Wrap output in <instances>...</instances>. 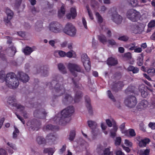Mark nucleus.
Here are the masks:
<instances>
[{"mask_svg":"<svg viewBox=\"0 0 155 155\" xmlns=\"http://www.w3.org/2000/svg\"><path fill=\"white\" fill-rule=\"evenodd\" d=\"M5 13L7 17L4 18V21L7 26L10 27L11 25L10 21L13 17V12L12 11L7 7L6 9Z\"/></svg>","mask_w":155,"mask_h":155,"instance_id":"f8f14e48","label":"nucleus"},{"mask_svg":"<svg viewBox=\"0 0 155 155\" xmlns=\"http://www.w3.org/2000/svg\"><path fill=\"white\" fill-rule=\"evenodd\" d=\"M74 111V107L69 106L57 114L53 119L54 123L61 125H65L70 120L68 117H71Z\"/></svg>","mask_w":155,"mask_h":155,"instance_id":"f257e3e1","label":"nucleus"},{"mask_svg":"<svg viewBox=\"0 0 155 155\" xmlns=\"http://www.w3.org/2000/svg\"><path fill=\"white\" fill-rule=\"evenodd\" d=\"M0 155H7L6 152L5 150L0 149Z\"/></svg>","mask_w":155,"mask_h":155,"instance_id":"69168bd1","label":"nucleus"},{"mask_svg":"<svg viewBox=\"0 0 155 155\" xmlns=\"http://www.w3.org/2000/svg\"><path fill=\"white\" fill-rule=\"evenodd\" d=\"M124 143L127 146L130 147H131L132 146V143L127 139L125 140Z\"/></svg>","mask_w":155,"mask_h":155,"instance_id":"4d7b16f0","label":"nucleus"},{"mask_svg":"<svg viewBox=\"0 0 155 155\" xmlns=\"http://www.w3.org/2000/svg\"><path fill=\"white\" fill-rule=\"evenodd\" d=\"M129 38L127 36L124 35L118 38V39L120 41H126L128 40Z\"/></svg>","mask_w":155,"mask_h":155,"instance_id":"8fccbe9b","label":"nucleus"},{"mask_svg":"<svg viewBox=\"0 0 155 155\" xmlns=\"http://www.w3.org/2000/svg\"><path fill=\"white\" fill-rule=\"evenodd\" d=\"M0 79L3 81H5L7 86L11 88H15L19 85L18 80L16 78L15 74L13 72L7 74L6 76L4 71H1Z\"/></svg>","mask_w":155,"mask_h":155,"instance_id":"7ed1b4c3","label":"nucleus"},{"mask_svg":"<svg viewBox=\"0 0 155 155\" xmlns=\"http://www.w3.org/2000/svg\"><path fill=\"white\" fill-rule=\"evenodd\" d=\"M65 10L64 8V6L62 5L61 8L60 10L58 11V16L59 18L62 17L65 14Z\"/></svg>","mask_w":155,"mask_h":155,"instance_id":"e433bc0d","label":"nucleus"},{"mask_svg":"<svg viewBox=\"0 0 155 155\" xmlns=\"http://www.w3.org/2000/svg\"><path fill=\"white\" fill-rule=\"evenodd\" d=\"M150 140L148 138H145L140 141L139 143V145L140 147H146L147 144L149 143Z\"/></svg>","mask_w":155,"mask_h":155,"instance_id":"c85d7f7f","label":"nucleus"},{"mask_svg":"<svg viewBox=\"0 0 155 155\" xmlns=\"http://www.w3.org/2000/svg\"><path fill=\"white\" fill-rule=\"evenodd\" d=\"M54 152V149L51 148H45L43 151L44 153H48V155H53Z\"/></svg>","mask_w":155,"mask_h":155,"instance_id":"72a5a7b5","label":"nucleus"},{"mask_svg":"<svg viewBox=\"0 0 155 155\" xmlns=\"http://www.w3.org/2000/svg\"><path fill=\"white\" fill-rule=\"evenodd\" d=\"M61 25L57 21H52L49 25V29L51 31L55 33H59L62 31Z\"/></svg>","mask_w":155,"mask_h":155,"instance_id":"1a4fd4ad","label":"nucleus"},{"mask_svg":"<svg viewBox=\"0 0 155 155\" xmlns=\"http://www.w3.org/2000/svg\"><path fill=\"white\" fill-rule=\"evenodd\" d=\"M16 115L17 117L21 121L22 123L24 124H25V122L24 119L21 117L20 116L17 114H16Z\"/></svg>","mask_w":155,"mask_h":155,"instance_id":"e2e57ef3","label":"nucleus"},{"mask_svg":"<svg viewBox=\"0 0 155 155\" xmlns=\"http://www.w3.org/2000/svg\"><path fill=\"white\" fill-rule=\"evenodd\" d=\"M83 96L82 93L81 91H78L75 94L74 98V99L75 103H78L81 100Z\"/></svg>","mask_w":155,"mask_h":155,"instance_id":"393cba45","label":"nucleus"},{"mask_svg":"<svg viewBox=\"0 0 155 155\" xmlns=\"http://www.w3.org/2000/svg\"><path fill=\"white\" fill-rule=\"evenodd\" d=\"M63 31L67 35L71 36H73L76 34V29L71 23H68L63 29Z\"/></svg>","mask_w":155,"mask_h":155,"instance_id":"6e6552de","label":"nucleus"},{"mask_svg":"<svg viewBox=\"0 0 155 155\" xmlns=\"http://www.w3.org/2000/svg\"><path fill=\"white\" fill-rule=\"evenodd\" d=\"M124 57L127 58L128 59H130L131 58V54L130 52H127L124 54Z\"/></svg>","mask_w":155,"mask_h":155,"instance_id":"603ef678","label":"nucleus"},{"mask_svg":"<svg viewBox=\"0 0 155 155\" xmlns=\"http://www.w3.org/2000/svg\"><path fill=\"white\" fill-rule=\"evenodd\" d=\"M130 135L131 137L135 136L136 135V133L134 130L133 129H130L129 131Z\"/></svg>","mask_w":155,"mask_h":155,"instance_id":"bf43d9fd","label":"nucleus"},{"mask_svg":"<svg viewBox=\"0 0 155 155\" xmlns=\"http://www.w3.org/2000/svg\"><path fill=\"white\" fill-rule=\"evenodd\" d=\"M82 22L84 28L85 29H87V23L84 17H83L82 18Z\"/></svg>","mask_w":155,"mask_h":155,"instance_id":"13d9d810","label":"nucleus"},{"mask_svg":"<svg viewBox=\"0 0 155 155\" xmlns=\"http://www.w3.org/2000/svg\"><path fill=\"white\" fill-rule=\"evenodd\" d=\"M58 126H53L51 124L47 125L44 127V130L45 131H48L49 130L54 131L56 130H58Z\"/></svg>","mask_w":155,"mask_h":155,"instance_id":"bb28decb","label":"nucleus"},{"mask_svg":"<svg viewBox=\"0 0 155 155\" xmlns=\"http://www.w3.org/2000/svg\"><path fill=\"white\" fill-rule=\"evenodd\" d=\"M110 10L112 12L111 15V20L117 24H120L122 20V17L118 14L116 8L113 7L111 8Z\"/></svg>","mask_w":155,"mask_h":155,"instance_id":"0eeeda50","label":"nucleus"},{"mask_svg":"<svg viewBox=\"0 0 155 155\" xmlns=\"http://www.w3.org/2000/svg\"><path fill=\"white\" fill-rule=\"evenodd\" d=\"M129 5L133 7L139 6L137 0H127Z\"/></svg>","mask_w":155,"mask_h":155,"instance_id":"2f4dec72","label":"nucleus"},{"mask_svg":"<svg viewBox=\"0 0 155 155\" xmlns=\"http://www.w3.org/2000/svg\"><path fill=\"white\" fill-rule=\"evenodd\" d=\"M41 125V122L40 121L37 122L36 124V127L34 128L33 127L32 129L34 130H38L40 127V126Z\"/></svg>","mask_w":155,"mask_h":155,"instance_id":"3c124183","label":"nucleus"},{"mask_svg":"<svg viewBox=\"0 0 155 155\" xmlns=\"http://www.w3.org/2000/svg\"><path fill=\"white\" fill-rule=\"evenodd\" d=\"M147 73L149 75L153 76L155 74V69L153 68H150L147 70Z\"/></svg>","mask_w":155,"mask_h":155,"instance_id":"ea45409f","label":"nucleus"},{"mask_svg":"<svg viewBox=\"0 0 155 155\" xmlns=\"http://www.w3.org/2000/svg\"><path fill=\"white\" fill-rule=\"evenodd\" d=\"M121 142V138L120 137H117L116 138L115 141V144L116 146L120 145Z\"/></svg>","mask_w":155,"mask_h":155,"instance_id":"09e8293b","label":"nucleus"},{"mask_svg":"<svg viewBox=\"0 0 155 155\" xmlns=\"http://www.w3.org/2000/svg\"><path fill=\"white\" fill-rule=\"evenodd\" d=\"M76 135L75 130L71 131L69 135V140L71 141H72L74 140Z\"/></svg>","mask_w":155,"mask_h":155,"instance_id":"58836bf2","label":"nucleus"},{"mask_svg":"<svg viewBox=\"0 0 155 155\" xmlns=\"http://www.w3.org/2000/svg\"><path fill=\"white\" fill-rule=\"evenodd\" d=\"M58 67L59 71L62 73L65 74L67 73L66 68L63 64L61 63L59 64H58Z\"/></svg>","mask_w":155,"mask_h":155,"instance_id":"473e14b6","label":"nucleus"},{"mask_svg":"<svg viewBox=\"0 0 155 155\" xmlns=\"http://www.w3.org/2000/svg\"><path fill=\"white\" fill-rule=\"evenodd\" d=\"M48 66L47 65L41 66L37 69V73H41L44 76H47L48 74Z\"/></svg>","mask_w":155,"mask_h":155,"instance_id":"f3484780","label":"nucleus"},{"mask_svg":"<svg viewBox=\"0 0 155 155\" xmlns=\"http://www.w3.org/2000/svg\"><path fill=\"white\" fill-rule=\"evenodd\" d=\"M33 51L32 48L28 46H26L23 50V52L25 55H30Z\"/></svg>","mask_w":155,"mask_h":155,"instance_id":"7c9ffc66","label":"nucleus"},{"mask_svg":"<svg viewBox=\"0 0 155 155\" xmlns=\"http://www.w3.org/2000/svg\"><path fill=\"white\" fill-rule=\"evenodd\" d=\"M55 79L53 80L51 82H49L47 86H49V88L50 89L54 88L55 91L60 94L59 95H54L53 97L56 99V97L60 96L65 92L66 90L62 81L63 78L61 76H57Z\"/></svg>","mask_w":155,"mask_h":155,"instance_id":"f03ea898","label":"nucleus"},{"mask_svg":"<svg viewBox=\"0 0 155 155\" xmlns=\"http://www.w3.org/2000/svg\"><path fill=\"white\" fill-rule=\"evenodd\" d=\"M98 38L99 41L103 44H104L107 42L106 38L104 35L99 36Z\"/></svg>","mask_w":155,"mask_h":155,"instance_id":"a19ab883","label":"nucleus"},{"mask_svg":"<svg viewBox=\"0 0 155 155\" xmlns=\"http://www.w3.org/2000/svg\"><path fill=\"white\" fill-rule=\"evenodd\" d=\"M126 70L128 71H132L134 74L137 73L139 71L138 68L130 65L128 66Z\"/></svg>","mask_w":155,"mask_h":155,"instance_id":"c756f323","label":"nucleus"},{"mask_svg":"<svg viewBox=\"0 0 155 155\" xmlns=\"http://www.w3.org/2000/svg\"><path fill=\"white\" fill-rule=\"evenodd\" d=\"M19 79L23 83L27 82L29 79L28 76L22 71H18L17 74Z\"/></svg>","mask_w":155,"mask_h":155,"instance_id":"dca6fc26","label":"nucleus"},{"mask_svg":"<svg viewBox=\"0 0 155 155\" xmlns=\"http://www.w3.org/2000/svg\"><path fill=\"white\" fill-rule=\"evenodd\" d=\"M72 81L75 87L77 88L79 87V82L78 81L74 80V78H72Z\"/></svg>","mask_w":155,"mask_h":155,"instance_id":"864d4df0","label":"nucleus"},{"mask_svg":"<svg viewBox=\"0 0 155 155\" xmlns=\"http://www.w3.org/2000/svg\"><path fill=\"white\" fill-rule=\"evenodd\" d=\"M87 12L91 20H93L94 19V17L93 16V15L92 13V12L91 11L90 9L89 8L88 5H87L86 6Z\"/></svg>","mask_w":155,"mask_h":155,"instance_id":"de8ad7c7","label":"nucleus"},{"mask_svg":"<svg viewBox=\"0 0 155 155\" xmlns=\"http://www.w3.org/2000/svg\"><path fill=\"white\" fill-rule=\"evenodd\" d=\"M68 68L73 75L75 77L77 76V73H75L76 71L77 72L83 73L84 70L82 69L81 67L76 64L69 63L68 65Z\"/></svg>","mask_w":155,"mask_h":155,"instance_id":"423d86ee","label":"nucleus"},{"mask_svg":"<svg viewBox=\"0 0 155 155\" xmlns=\"http://www.w3.org/2000/svg\"><path fill=\"white\" fill-rule=\"evenodd\" d=\"M143 53H141L138 55L137 59V64L138 66H141L143 64Z\"/></svg>","mask_w":155,"mask_h":155,"instance_id":"cd10ccee","label":"nucleus"},{"mask_svg":"<svg viewBox=\"0 0 155 155\" xmlns=\"http://www.w3.org/2000/svg\"><path fill=\"white\" fill-rule=\"evenodd\" d=\"M140 16V12L133 8L128 10L126 13L127 18L133 22L137 21L139 19Z\"/></svg>","mask_w":155,"mask_h":155,"instance_id":"39448f33","label":"nucleus"},{"mask_svg":"<svg viewBox=\"0 0 155 155\" xmlns=\"http://www.w3.org/2000/svg\"><path fill=\"white\" fill-rule=\"evenodd\" d=\"M135 89V87L134 86H129L125 91L126 93L128 94V93H134Z\"/></svg>","mask_w":155,"mask_h":155,"instance_id":"4c0bfd02","label":"nucleus"},{"mask_svg":"<svg viewBox=\"0 0 155 155\" xmlns=\"http://www.w3.org/2000/svg\"><path fill=\"white\" fill-rule=\"evenodd\" d=\"M140 92L141 93L142 96L143 97H147L149 95V93L147 91V88L144 85L140 86L139 87Z\"/></svg>","mask_w":155,"mask_h":155,"instance_id":"6ab92c4d","label":"nucleus"},{"mask_svg":"<svg viewBox=\"0 0 155 155\" xmlns=\"http://www.w3.org/2000/svg\"><path fill=\"white\" fill-rule=\"evenodd\" d=\"M106 123L109 127H111L112 126V124L111 121L109 119H107L106 120Z\"/></svg>","mask_w":155,"mask_h":155,"instance_id":"338daca9","label":"nucleus"},{"mask_svg":"<svg viewBox=\"0 0 155 155\" xmlns=\"http://www.w3.org/2000/svg\"><path fill=\"white\" fill-rule=\"evenodd\" d=\"M58 54L61 57H64L66 55V53L63 51H60L58 52Z\"/></svg>","mask_w":155,"mask_h":155,"instance_id":"0e129e2a","label":"nucleus"},{"mask_svg":"<svg viewBox=\"0 0 155 155\" xmlns=\"http://www.w3.org/2000/svg\"><path fill=\"white\" fill-rule=\"evenodd\" d=\"M95 15L97 19L98 22L100 23H102L103 21V19L100 14L98 12H97Z\"/></svg>","mask_w":155,"mask_h":155,"instance_id":"49530a36","label":"nucleus"},{"mask_svg":"<svg viewBox=\"0 0 155 155\" xmlns=\"http://www.w3.org/2000/svg\"><path fill=\"white\" fill-rule=\"evenodd\" d=\"M56 139L55 135L52 134H49L47 135L46 137V141L50 145H51L54 142Z\"/></svg>","mask_w":155,"mask_h":155,"instance_id":"412c9836","label":"nucleus"},{"mask_svg":"<svg viewBox=\"0 0 155 155\" xmlns=\"http://www.w3.org/2000/svg\"><path fill=\"white\" fill-rule=\"evenodd\" d=\"M84 99L86 106L88 110L89 113L90 115H92L93 114V111L90 98L89 96H86L84 97Z\"/></svg>","mask_w":155,"mask_h":155,"instance_id":"a211bd4d","label":"nucleus"},{"mask_svg":"<svg viewBox=\"0 0 155 155\" xmlns=\"http://www.w3.org/2000/svg\"><path fill=\"white\" fill-rule=\"evenodd\" d=\"M36 141L39 144H45L46 141L45 139L42 137L39 136L36 138Z\"/></svg>","mask_w":155,"mask_h":155,"instance_id":"c9c22d12","label":"nucleus"},{"mask_svg":"<svg viewBox=\"0 0 155 155\" xmlns=\"http://www.w3.org/2000/svg\"><path fill=\"white\" fill-rule=\"evenodd\" d=\"M117 63V60L112 57L109 58L107 61V64L109 65L115 66Z\"/></svg>","mask_w":155,"mask_h":155,"instance_id":"a878e982","label":"nucleus"},{"mask_svg":"<svg viewBox=\"0 0 155 155\" xmlns=\"http://www.w3.org/2000/svg\"><path fill=\"white\" fill-rule=\"evenodd\" d=\"M155 26V21L152 20L148 23V29H147V31L150 32L151 30L150 29V28H152Z\"/></svg>","mask_w":155,"mask_h":155,"instance_id":"79ce46f5","label":"nucleus"},{"mask_svg":"<svg viewBox=\"0 0 155 155\" xmlns=\"http://www.w3.org/2000/svg\"><path fill=\"white\" fill-rule=\"evenodd\" d=\"M77 15L76 9L75 8H71L70 9V13L67 15V17L68 19L71 18L74 19Z\"/></svg>","mask_w":155,"mask_h":155,"instance_id":"b1692460","label":"nucleus"},{"mask_svg":"<svg viewBox=\"0 0 155 155\" xmlns=\"http://www.w3.org/2000/svg\"><path fill=\"white\" fill-rule=\"evenodd\" d=\"M124 85L123 81H119L113 84L111 89L113 91L117 92L122 89Z\"/></svg>","mask_w":155,"mask_h":155,"instance_id":"2eb2a0df","label":"nucleus"},{"mask_svg":"<svg viewBox=\"0 0 155 155\" xmlns=\"http://www.w3.org/2000/svg\"><path fill=\"white\" fill-rule=\"evenodd\" d=\"M148 103L147 101L143 100H142L141 102L139 103L137 106V108L138 110H140L143 108H146L148 106Z\"/></svg>","mask_w":155,"mask_h":155,"instance_id":"4be33fe9","label":"nucleus"},{"mask_svg":"<svg viewBox=\"0 0 155 155\" xmlns=\"http://www.w3.org/2000/svg\"><path fill=\"white\" fill-rule=\"evenodd\" d=\"M150 152V149H146L144 150H141L140 151V155H148Z\"/></svg>","mask_w":155,"mask_h":155,"instance_id":"c03bdc74","label":"nucleus"},{"mask_svg":"<svg viewBox=\"0 0 155 155\" xmlns=\"http://www.w3.org/2000/svg\"><path fill=\"white\" fill-rule=\"evenodd\" d=\"M73 98L70 94H66L64 97L62 99V102L64 104H69L73 101Z\"/></svg>","mask_w":155,"mask_h":155,"instance_id":"aec40b11","label":"nucleus"},{"mask_svg":"<svg viewBox=\"0 0 155 155\" xmlns=\"http://www.w3.org/2000/svg\"><path fill=\"white\" fill-rule=\"evenodd\" d=\"M7 145L12 149L15 150L16 149V147L15 144H14L12 143H10L9 142H8L7 143Z\"/></svg>","mask_w":155,"mask_h":155,"instance_id":"6e6d98bb","label":"nucleus"},{"mask_svg":"<svg viewBox=\"0 0 155 155\" xmlns=\"http://www.w3.org/2000/svg\"><path fill=\"white\" fill-rule=\"evenodd\" d=\"M66 148V146L65 144L62 146L61 148L59 151V153L60 154H63Z\"/></svg>","mask_w":155,"mask_h":155,"instance_id":"5fc2aeb1","label":"nucleus"},{"mask_svg":"<svg viewBox=\"0 0 155 155\" xmlns=\"http://www.w3.org/2000/svg\"><path fill=\"white\" fill-rule=\"evenodd\" d=\"M87 124L88 126L92 129V133L94 136L95 137L97 135H95L94 133V129L96 128L97 127V124L96 122L91 120H89L87 121Z\"/></svg>","mask_w":155,"mask_h":155,"instance_id":"5701e85b","label":"nucleus"},{"mask_svg":"<svg viewBox=\"0 0 155 155\" xmlns=\"http://www.w3.org/2000/svg\"><path fill=\"white\" fill-rule=\"evenodd\" d=\"M149 126L152 129H155V124L153 123L150 122L149 124Z\"/></svg>","mask_w":155,"mask_h":155,"instance_id":"774afa93","label":"nucleus"},{"mask_svg":"<svg viewBox=\"0 0 155 155\" xmlns=\"http://www.w3.org/2000/svg\"><path fill=\"white\" fill-rule=\"evenodd\" d=\"M124 103L126 106L133 107H134L137 104V100L134 96H128L125 100Z\"/></svg>","mask_w":155,"mask_h":155,"instance_id":"9b49d317","label":"nucleus"},{"mask_svg":"<svg viewBox=\"0 0 155 155\" xmlns=\"http://www.w3.org/2000/svg\"><path fill=\"white\" fill-rule=\"evenodd\" d=\"M34 98L30 99L29 101V104H30L31 107L38 108L35 110L34 112V116L35 117L40 119H45L47 113L46 112L44 109L41 108V104L38 102H34Z\"/></svg>","mask_w":155,"mask_h":155,"instance_id":"20e7f679","label":"nucleus"},{"mask_svg":"<svg viewBox=\"0 0 155 155\" xmlns=\"http://www.w3.org/2000/svg\"><path fill=\"white\" fill-rule=\"evenodd\" d=\"M97 2L95 0H91V5L92 8H94L97 5Z\"/></svg>","mask_w":155,"mask_h":155,"instance_id":"052dcab7","label":"nucleus"},{"mask_svg":"<svg viewBox=\"0 0 155 155\" xmlns=\"http://www.w3.org/2000/svg\"><path fill=\"white\" fill-rule=\"evenodd\" d=\"M16 101V99L13 97H9L8 98L7 102L9 104H12L13 107H15L18 109H19L21 111H22L25 109L24 106L20 104L16 103H13Z\"/></svg>","mask_w":155,"mask_h":155,"instance_id":"ddd939ff","label":"nucleus"},{"mask_svg":"<svg viewBox=\"0 0 155 155\" xmlns=\"http://www.w3.org/2000/svg\"><path fill=\"white\" fill-rule=\"evenodd\" d=\"M81 59L85 70L87 72H89L91 69V63L90 58L86 54H84L81 55Z\"/></svg>","mask_w":155,"mask_h":155,"instance_id":"9d476101","label":"nucleus"},{"mask_svg":"<svg viewBox=\"0 0 155 155\" xmlns=\"http://www.w3.org/2000/svg\"><path fill=\"white\" fill-rule=\"evenodd\" d=\"M110 147L105 148L104 150V155H113V151H110Z\"/></svg>","mask_w":155,"mask_h":155,"instance_id":"37998d69","label":"nucleus"},{"mask_svg":"<svg viewBox=\"0 0 155 155\" xmlns=\"http://www.w3.org/2000/svg\"><path fill=\"white\" fill-rule=\"evenodd\" d=\"M107 93L108 97L111 100H112L113 101H115V100L114 98V97L112 94L111 91L110 90H108L107 91Z\"/></svg>","mask_w":155,"mask_h":155,"instance_id":"a18cd8bd","label":"nucleus"},{"mask_svg":"<svg viewBox=\"0 0 155 155\" xmlns=\"http://www.w3.org/2000/svg\"><path fill=\"white\" fill-rule=\"evenodd\" d=\"M43 23L41 21H38L35 24V28L37 31H40L42 28Z\"/></svg>","mask_w":155,"mask_h":155,"instance_id":"f704fd0d","label":"nucleus"},{"mask_svg":"<svg viewBox=\"0 0 155 155\" xmlns=\"http://www.w3.org/2000/svg\"><path fill=\"white\" fill-rule=\"evenodd\" d=\"M144 28L143 25L140 23L133 25L131 27V30L132 33L135 34H140L143 31Z\"/></svg>","mask_w":155,"mask_h":155,"instance_id":"4468645a","label":"nucleus"},{"mask_svg":"<svg viewBox=\"0 0 155 155\" xmlns=\"http://www.w3.org/2000/svg\"><path fill=\"white\" fill-rule=\"evenodd\" d=\"M108 42L109 44L111 45H115L116 43L114 39L108 40Z\"/></svg>","mask_w":155,"mask_h":155,"instance_id":"680f3d73","label":"nucleus"}]
</instances>
